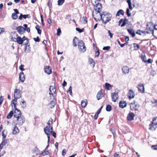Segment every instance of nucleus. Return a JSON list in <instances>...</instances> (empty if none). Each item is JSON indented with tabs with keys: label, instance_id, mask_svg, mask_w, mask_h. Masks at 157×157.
Listing matches in <instances>:
<instances>
[{
	"label": "nucleus",
	"instance_id": "0e129e2a",
	"mask_svg": "<svg viewBox=\"0 0 157 157\" xmlns=\"http://www.w3.org/2000/svg\"><path fill=\"white\" fill-rule=\"evenodd\" d=\"M47 135V137H48V143H49V141H50V135L51 134H46Z\"/></svg>",
	"mask_w": 157,
	"mask_h": 157
},
{
	"label": "nucleus",
	"instance_id": "49530a36",
	"mask_svg": "<svg viewBox=\"0 0 157 157\" xmlns=\"http://www.w3.org/2000/svg\"><path fill=\"white\" fill-rule=\"evenodd\" d=\"M49 154V152L48 151H45L41 153L40 155H41L44 156L46 155H48Z\"/></svg>",
	"mask_w": 157,
	"mask_h": 157
},
{
	"label": "nucleus",
	"instance_id": "7ed1b4c3",
	"mask_svg": "<svg viewBox=\"0 0 157 157\" xmlns=\"http://www.w3.org/2000/svg\"><path fill=\"white\" fill-rule=\"evenodd\" d=\"M78 49L81 52H85L86 49V48L85 46V44L82 40L79 41L78 43Z\"/></svg>",
	"mask_w": 157,
	"mask_h": 157
},
{
	"label": "nucleus",
	"instance_id": "aec40b11",
	"mask_svg": "<svg viewBox=\"0 0 157 157\" xmlns=\"http://www.w3.org/2000/svg\"><path fill=\"white\" fill-rule=\"evenodd\" d=\"M127 103L126 101H121L119 103V107L122 108H123L126 106Z\"/></svg>",
	"mask_w": 157,
	"mask_h": 157
},
{
	"label": "nucleus",
	"instance_id": "6e6d98bb",
	"mask_svg": "<svg viewBox=\"0 0 157 157\" xmlns=\"http://www.w3.org/2000/svg\"><path fill=\"white\" fill-rule=\"evenodd\" d=\"M76 29L77 31H78L80 33H82V32H83L84 30V29L83 28L82 29H80L78 28H76Z\"/></svg>",
	"mask_w": 157,
	"mask_h": 157
},
{
	"label": "nucleus",
	"instance_id": "f8f14e48",
	"mask_svg": "<svg viewBox=\"0 0 157 157\" xmlns=\"http://www.w3.org/2000/svg\"><path fill=\"white\" fill-rule=\"evenodd\" d=\"M139 91L141 93H144V88L143 84L140 83L137 87Z\"/></svg>",
	"mask_w": 157,
	"mask_h": 157
},
{
	"label": "nucleus",
	"instance_id": "a211bd4d",
	"mask_svg": "<svg viewBox=\"0 0 157 157\" xmlns=\"http://www.w3.org/2000/svg\"><path fill=\"white\" fill-rule=\"evenodd\" d=\"M30 17V16L29 14L23 15L22 13H20V15L18 19L21 20L22 18L25 19H26L27 18H29Z\"/></svg>",
	"mask_w": 157,
	"mask_h": 157
},
{
	"label": "nucleus",
	"instance_id": "f257e3e1",
	"mask_svg": "<svg viewBox=\"0 0 157 157\" xmlns=\"http://www.w3.org/2000/svg\"><path fill=\"white\" fill-rule=\"evenodd\" d=\"M111 17L112 15L111 14L107 13L106 12H104L103 13L98 14V16H96V17H94V18L96 20H99V19H101L103 22L105 24L111 20Z\"/></svg>",
	"mask_w": 157,
	"mask_h": 157
},
{
	"label": "nucleus",
	"instance_id": "9b49d317",
	"mask_svg": "<svg viewBox=\"0 0 157 157\" xmlns=\"http://www.w3.org/2000/svg\"><path fill=\"white\" fill-rule=\"evenodd\" d=\"M156 122H155V121H154V123H152V121L151 122V124H150L149 125V129L151 130V131H155L156 128V125L157 124H155V123H156Z\"/></svg>",
	"mask_w": 157,
	"mask_h": 157
},
{
	"label": "nucleus",
	"instance_id": "c03bdc74",
	"mask_svg": "<svg viewBox=\"0 0 157 157\" xmlns=\"http://www.w3.org/2000/svg\"><path fill=\"white\" fill-rule=\"evenodd\" d=\"M64 1L65 0H58V5H62L64 3Z\"/></svg>",
	"mask_w": 157,
	"mask_h": 157
},
{
	"label": "nucleus",
	"instance_id": "bf43d9fd",
	"mask_svg": "<svg viewBox=\"0 0 157 157\" xmlns=\"http://www.w3.org/2000/svg\"><path fill=\"white\" fill-rule=\"evenodd\" d=\"M108 33L109 36H110V38H112L113 37V34L111 33L110 30H108Z\"/></svg>",
	"mask_w": 157,
	"mask_h": 157
},
{
	"label": "nucleus",
	"instance_id": "ea45409f",
	"mask_svg": "<svg viewBox=\"0 0 157 157\" xmlns=\"http://www.w3.org/2000/svg\"><path fill=\"white\" fill-rule=\"evenodd\" d=\"M133 45L135 50H137L140 48V46L139 45V44L136 43H134Z\"/></svg>",
	"mask_w": 157,
	"mask_h": 157
},
{
	"label": "nucleus",
	"instance_id": "09e8293b",
	"mask_svg": "<svg viewBox=\"0 0 157 157\" xmlns=\"http://www.w3.org/2000/svg\"><path fill=\"white\" fill-rule=\"evenodd\" d=\"M110 131L111 132H112L113 134V136H114V134L115 133V129L114 127L110 129Z\"/></svg>",
	"mask_w": 157,
	"mask_h": 157
},
{
	"label": "nucleus",
	"instance_id": "c9c22d12",
	"mask_svg": "<svg viewBox=\"0 0 157 157\" xmlns=\"http://www.w3.org/2000/svg\"><path fill=\"white\" fill-rule=\"evenodd\" d=\"M13 113V111H11L7 115L6 117L7 119L10 118L12 116Z\"/></svg>",
	"mask_w": 157,
	"mask_h": 157
},
{
	"label": "nucleus",
	"instance_id": "37998d69",
	"mask_svg": "<svg viewBox=\"0 0 157 157\" xmlns=\"http://www.w3.org/2000/svg\"><path fill=\"white\" fill-rule=\"evenodd\" d=\"M127 2L128 4L129 9L131 10H132V7L131 0H127Z\"/></svg>",
	"mask_w": 157,
	"mask_h": 157
},
{
	"label": "nucleus",
	"instance_id": "7c9ffc66",
	"mask_svg": "<svg viewBox=\"0 0 157 157\" xmlns=\"http://www.w3.org/2000/svg\"><path fill=\"white\" fill-rule=\"evenodd\" d=\"M17 43L19 44H22L23 42V40H22V38L20 36H18L17 38Z\"/></svg>",
	"mask_w": 157,
	"mask_h": 157
},
{
	"label": "nucleus",
	"instance_id": "412c9836",
	"mask_svg": "<svg viewBox=\"0 0 157 157\" xmlns=\"http://www.w3.org/2000/svg\"><path fill=\"white\" fill-rule=\"evenodd\" d=\"M122 71L123 73L124 74H128L129 71V68L126 66H124L122 68Z\"/></svg>",
	"mask_w": 157,
	"mask_h": 157
},
{
	"label": "nucleus",
	"instance_id": "2f4dec72",
	"mask_svg": "<svg viewBox=\"0 0 157 157\" xmlns=\"http://www.w3.org/2000/svg\"><path fill=\"white\" fill-rule=\"evenodd\" d=\"M20 104L21 106V107L23 109L25 108L26 107V103L24 100L20 102Z\"/></svg>",
	"mask_w": 157,
	"mask_h": 157
},
{
	"label": "nucleus",
	"instance_id": "c85d7f7f",
	"mask_svg": "<svg viewBox=\"0 0 157 157\" xmlns=\"http://www.w3.org/2000/svg\"><path fill=\"white\" fill-rule=\"evenodd\" d=\"M141 59L143 61L146 63L147 59L145 54L144 53H143L141 54Z\"/></svg>",
	"mask_w": 157,
	"mask_h": 157
},
{
	"label": "nucleus",
	"instance_id": "4d7b16f0",
	"mask_svg": "<svg viewBox=\"0 0 157 157\" xmlns=\"http://www.w3.org/2000/svg\"><path fill=\"white\" fill-rule=\"evenodd\" d=\"M52 121H53L52 119L51 118H50L48 121L47 123V124L49 125L48 126H50V125L51 124V123L52 124Z\"/></svg>",
	"mask_w": 157,
	"mask_h": 157
},
{
	"label": "nucleus",
	"instance_id": "13d9d810",
	"mask_svg": "<svg viewBox=\"0 0 157 157\" xmlns=\"http://www.w3.org/2000/svg\"><path fill=\"white\" fill-rule=\"evenodd\" d=\"M40 17L41 20V22L42 25H44V20L43 19V16L42 14L40 15Z\"/></svg>",
	"mask_w": 157,
	"mask_h": 157
},
{
	"label": "nucleus",
	"instance_id": "4c0bfd02",
	"mask_svg": "<svg viewBox=\"0 0 157 157\" xmlns=\"http://www.w3.org/2000/svg\"><path fill=\"white\" fill-rule=\"evenodd\" d=\"M27 45L26 46L25 52H28L30 50V47H29V44L28 45V43L26 44Z\"/></svg>",
	"mask_w": 157,
	"mask_h": 157
},
{
	"label": "nucleus",
	"instance_id": "f03ea898",
	"mask_svg": "<svg viewBox=\"0 0 157 157\" xmlns=\"http://www.w3.org/2000/svg\"><path fill=\"white\" fill-rule=\"evenodd\" d=\"M14 98L12 101V103L14 105H15V103L14 102H16L17 101V99L21 97L20 91L17 89H16L14 91Z\"/></svg>",
	"mask_w": 157,
	"mask_h": 157
},
{
	"label": "nucleus",
	"instance_id": "473e14b6",
	"mask_svg": "<svg viewBox=\"0 0 157 157\" xmlns=\"http://www.w3.org/2000/svg\"><path fill=\"white\" fill-rule=\"evenodd\" d=\"M124 14V11L122 10H120L117 12L116 16H119L120 15H123Z\"/></svg>",
	"mask_w": 157,
	"mask_h": 157
},
{
	"label": "nucleus",
	"instance_id": "052dcab7",
	"mask_svg": "<svg viewBox=\"0 0 157 157\" xmlns=\"http://www.w3.org/2000/svg\"><path fill=\"white\" fill-rule=\"evenodd\" d=\"M66 149H63V150L62 152V155H63V156H64L66 154Z\"/></svg>",
	"mask_w": 157,
	"mask_h": 157
},
{
	"label": "nucleus",
	"instance_id": "9d476101",
	"mask_svg": "<svg viewBox=\"0 0 157 157\" xmlns=\"http://www.w3.org/2000/svg\"><path fill=\"white\" fill-rule=\"evenodd\" d=\"M16 30L20 34H22L25 32V29H24V28L21 26L17 27Z\"/></svg>",
	"mask_w": 157,
	"mask_h": 157
},
{
	"label": "nucleus",
	"instance_id": "e433bc0d",
	"mask_svg": "<svg viewBox=\"0 0 157 157\" xmlns=\"http://www.w3.org/2000/svg\"><path fill=\"white\" fill-rule=\"evenodd\" d=\"M24 29L26 30L29 33L30 32V29L29 27H28V25L27 24H25L23 25Z\"/></svg>",
	"mask_w": 157,
	"mask_h": 157
},
{
	"label": "nucleus",
	"instance_id": "680f3d73",
	"mask_svg": "<svg viewBox=\"0 0 157 157\" xmlns=\"http://www.w3.org/2000/svg\"><path fill=\"white\" fill-rule=\"evenodd\" d=\"M34 40L35 41L37 42H39L40 40L38 36H37L36 38H34Z\"/></svg>",
	"mask_w": 157,
	"mask_h": 157
},
{
	"label": "nucleus",
	"instance_id": "dca6fc26",
	"mask_svg": "<svg viewBox=\"0 0 157 157\" xmlns=\"http://www.w3.org/2000/svg\"><path fill=\"white\" fill-rule=\"evenodd\" d=\"M111 97L112 101L115 102L116 101V100L118 98V96L117 93H112L111 94Z\"/></svg>",
	"mask_w": 157,
	"mask_h": 157
},
{
	"label": "nucleus",
	"instance_id": "8fccbe9b",
	"mask_svg": "<svg viewBox=\"0 0 157 157\" xmlns=\"http://www.w3.org/2000/svg\"><path fill=\"white\" fill-rule=\"evenodd\" d=\"M61 30L60 28H59L57 30V34L58 36H59L61 33Z\"/></svg>",
	"mask_w": 157,
	"mask_h": 157
},
{
	"label": "nucleus",
	"instance_id": "5701e85b",
	"mask_svg": "<svg viewBox=\"0 0 157 157\" xmlns=\"http://www.w3.org/2000/svg\"><path fill=\"white\" fill-rule=\"evenodd\" d=\"M152 25H153L151 23H149V24H147V29H149L152 32V34L153 35V28H152Z\"/></svg>",
	"mask_w": 157,
	"mask_h": 157
},
{
	"label": "nucleus",
	"instance_id": "6e6552de",
	"mask_svg": "<svg viewBox=\"0 0 157 157\" xmlns=\"http://www.w3.org/2000/svg\"><path fill=\"white\" fill-rule=\"evenodd\" d=\"M16 119V120L18 121L17 123L20 125H22L25 121V118L23 116H21L19 117V118Z\"/></svg>",
	"mask_w": 157,
	"mask_h": 157
},
{
	"label": "nucleus",
	"instance_id": "cd10ccee",
	"mask_svg": "<svg viewBox=\"0 0 157 157\" xmlns=\"http://www.w3.org/2000/svg\"><path fill=\"white\" fill-rule=\"evenodd\" d=\"M103 106H101L100 108L95 113L94 116V118L95 120L97 119L98 118V115L100 113V112L101 111V110Z\"/></svg>",
	"mask_w": 157,
	"mask_h": 157
},
{
	"label": "nucleus",
	"instance_id": "20e7f679",
	"mask_svg": "<svg viewBox=\"0 0 157 157\" xmlns=\"http://www.w3.org/2000/svg\"><path fill=\"white\" fill-rule=\"evenodd\" d=\"M95 3L96 4L94 5V8L96 12H97L96 13L97 15L96 16H98V14L101 13L100 12L102 9V5L101 4L99 3V2L96 3V2H95Z\"/></svg>",
	"mask_w": 157,
	"mask_h": 157
},
{
	"label": "nucleus",
	"instance_id": "c756f323",
	"mask_svg": "<svg viewBox=\"0 0 157 157\" xmlns=\"http://www.w3.org/2000/svg\"><path fill=\"white\" fill-rule=\"evenodd\" d=\"M105 87L106 90H109L112 87V86L109 83H106L105 84Z\"/></svg>",
	"mask_w": 157,
	"mask_h": 157
},
{
	"label": "nucleus",
	"instance_id": "0eeeda50",
	"mask_svg": "<svg viewBox=\"0 0 157 157\" xmlns=\"http://www.w3.org/2000/svg\"><path fill=\"white\" fill-rule=\"evenodd\" d=\"M13 10L15 12V13H12L11 17L13 20H15L18 18L17 14L19 13V12L17 9H14Z\"/></svg>",
	"mask_w": 157,
	"mask_h": 157
},
{
	"label": "nucleus",
	"instance_id": "338daca9",
	"mask_svg": "<svg viewBox=\"0 0 157 157\" xmlns=\"http://www.w3.org/2000/svg\"><path fill=\"white\" fill-rule=\"evenodd\" d=\"M152 148L154 150H157V145H152L151 146Z\"/></svg>",
	"mask_w": 157,
	"mask_h": 157
},
{
	"label": "nucleus",
	"instance_id": "79ce46f5",
	"mask_svg": "<svg viewBox=\"0 0 157 157\" xmlns=\"http://www.w3.org/2000/svg\"><path fill=\"white\" fill-rule=\"evenodd\" d=\"M111 106L110 105H106V110L107 111L109 112L111 110Z\"/></svg>",
	"mask_w": 157,
	"mask_h": 157
},
{
	"label": "nucleus",
	"instance_id": "1a4fd4ad",
	"mask_svg": "<svg viewBox=\"0 0 157 157\" xmlns=\"http://www.w3.org/2000/svg\"><path fill=\"white\" fill-rule=\"evenodd\" d=\"M139 106V105L138 104L135 103H132L131 104L130 108L132 110H138Z\"/></svg>",
	"mask_w": 157,
	"mask_h": 157
},
{
	"label": "nucleus",
	"instance_id": "ddd939ff",
	"mask_svg": "<svg viewBox=\"0 0 157 157\" xmlns=\"http://www.w3.org/2000/svg\"><path fill=\"white\" fill-rule=\"evenodd\" d=\"M49 90L50 92L49 93V94L50 95H52V97H53V94H55L56 91V89L55 86H50L49 88Z\"/></svg>",
	"mask_w": 157,
	"mask_h": 157
},
{
	"label": "nucleus",
	"instance_id": "a18cd8bd",
	"mask_svg": "<svg viewBox=\"0 0 157 157\" xmlns=\"http://www.w3.org/2000/svg\"><path fill=\"white\" fill-rule=\"evenodd\" d=\"M82 23L86 24L87 23V18L86 17H83L82 18Z\"/></svg>",
	"mask_w": 157,
	"mask_h": 157
},
{
	"label": "nucleus",
	"instance_id": "864d4df0",
	"mask_svg": "<svg viewBox=\"0 0 157 157\" xmlns=\"http://www.w3.org/2000/svg\"><path fill=\"white\" fill-rule=\"evenodd\" d=\"M129 9L127 8L126 10V13L127 15V16L128 17H130L131 16V13H129Z\"/></svg>",
	"mask_w": 157,
	"mask_h": 157
},
{
	"label": "nucleus",
	"instance_id": "393cba45",
	"mask_svg": "<svg viewBox=\"0 0 157 157\" xmlns=\"http://www.w3.org/2000/svg\"><path fill=\"white\" fill-rule=\"evenodd\" d=\"M79 41L78 38L76 37H75L73 40V46L75 47L77 46L76 43L77 42Z\"/></svg>",
	"mask_w": 157,
	"mask_h": 157
},
{
	"label": "nucleus",
	"instance_id": "423d86ee",
	"mask_svg": "<svg viewBox=\"0 0 157 157\" xmlns=\"http://www.w3.org/2000/svg\"><path fill=\"white\" fill-rule=\"evenodd\" d=\"M52 127H51L50 126H46L44 128V131L45 134H52Z\"/></svg>",
	"mask_w": 157,
	"mask_h": 157
},
{
	"label": "nucleus",
	"instance_id": "bb28decb",
	"mask_svg": "<svg viewBox=\"0 0 157 157\" xmlns=\"http://www.w3.org/2000/svg\"><path fill=\"white\" fill-rule=\"evenodd\" d=\"M127 31L129 33L132 35V37H134L135 36V34L134 31L132 29H128Z\"/></svg>",
	"mask_w": 157,
	"mask_h": 157
},
{
	"label": "nucleus",
	"instance_id": "4468645a",
	"mask_svg": "<svg viewBox=\"0 0 157 157\" xmlns=\"http://www.w3.org/2000/svg\"><path fill=\"white\" fill-rule=\"evenodd\" d=\"M44 72L47 74L49 75L52 73V69L51 67L48 66L44 67Z\"/></svg>",
	"mask_w": 157,
	"mask_h": 157
},
{
	"label": "nucleus",
	"instance_id": "5fc2aeb1",
	"mask_svg": "<svg viewBox=\"0 0 157 157\" xmlns=\"http://www.w3.org/2000/svg\"><path fill=\"white\" fill-rule=\"evenodd\" d=\"M127 21V20L126 19H124L123 21H122V23L121 25V27H123L126 24V21Z\"/></svg>",
	"mask_w": 157,
	"mask_h": 157
},
{
	"label": "nucleus",
	"instance_id": "3c124183",
	"mask_svg": "<svg viewBox=\"0 0 157 157\" xmlns=\"http://www.w3.org/2000/svg\"><path fill=\"white\" fill-rule=\"evenodd\" d=\"M67 92L69 93L70 95H71L72 94V87L70 86L68 90L67 91Z\"/></svg>",
	"mask_w": 157,
	"mask_h": 157
},
{
	"label": "nucleus",
	"instance_id": "f704fd0d",
	"mask_svg": "<svg viewBox=\"0 0 157 157\" xmlns=\"http://www.w3.org/2000/svg\"><path fill=\"white\" fill-rule=\"evenodd\" d=\"M35 29L37 30L38 33L40 34L41 30L40 29V26L38 25H36L35 27Z\"/></svg>",
	"mask_w": 157,
	"mask_h": 157
},
{
	"label": "nucleus",
	"instance_id": "a19ab883",
	"mask_svg": "<svg viewBox=\"0 0 157 157\" xmlns=\"http://www.w3.org/2000/svg\"><path fill=\"white\" fill-rule=\"evenodd\" d=\"M90 64L92 65L93 67H94L95 66V62L94 60L92 59H91L90 62Z\"/></svg>",
	"mask_w": 157,
	"mask_h": 157
},
{
	"label": "nucleus",
	"instance_id": "a878e982",
	"mask_svg": "<svg viewBox=\"0 0 157 157\" xmlns=\"http://www.w3.org/2000/svg\"><path fill=\"white\" fill-rule=\"evenodd\" d=\"M19 132V129L18 128L17 126H15L13 128V134H17Z\"/></svg>",
	"mask_w": 157,
	"mask_h": 157
},
{
	"label": "nucleus",
	"instance_id": "4be33fe9",
	"mask_svg": "<svg viewBox=\"0 0 157 157\" xmlns=\"http://www.w3.org/2000/svg\"><path fill=\"white\" fill-rule=\"evenodd\" d=\"M103 96V94L102 93L101 90L99 91L97 93V99L98 100L101 98Z\"/></svg>",
	"mask_w": 157,
	"mask_h": 157
},
{
	"label": "nucleus",
	"instance_id": "603ef678",
	"mask_svg": "<svg viewBox=\"0 0 157 157\" xmlns=\"http://www.w3.org/2000/svg\"><path fill=\"white\" fill-rule=\"evenodd\" d=\"M7 143V141L5 140L4 139H2V141L1 144L2 145H5Z\"/></svg>",
	"mask_w": 157,
	"mask_h": 157
},
{
	"label": "nucleus",
	"instance_id": "69168bd1",
	"mask_svg": "<svg viewBox=\"0 0 157 157\" xmlns=\"http://www.w3.org/2000/svg\"><path fill=\"white\" fill-rule=\"evenodd\" d=\"M110 48V47L109 46H107L106 47H104L103 48V50H109Z\"/></svg>",
	"mask_w": 157,
	"mask_h": 157
},
{
	"label": "nucleus",
	"instance_id": "58836bf2",
	"mask_svg": "<svg viewBox=\"0 0 157 157\" xmlns=\"http://www.w3.org/2000/svg\"><path fill=\"white\" fill-rule=\"evenodd\" d=\"M146 32L145 31H142L140 30H138L136 32V33L139 35H141L142 33H145Z\"/></svg>",
	"mask_w": 157,
	"mask_h": 157
},
{
	"label": "nucleus",
	"instance_id": "39448f33",
	"mask_svg": "<svg viewBox=\"0 0 157 157\" xmlns=\"http://www.w3.org/2000/svg\"><path fill=\"white\" fill-rule=\"evenodd\" d=\"M16 103H15V105H14V108L15 109V110L14 113V117L16 118H19V117L21 116V113L20 110H19L16 108Z\"/></svg>",
	"mask_w": 157,
	"mask_h": 157
},
{
	"label": "nucleus",
	"instance_id": "774afa93",
	"mask_svg": "<svg viewBox=\"0 0 157 157\" xmlns=\"http://www.w3.org/2000/svg\"><path fill=\"white\" fill-rule=\"evenodd\" d=\"M2 139H4L5 140H6V135L4 134V132H2Z\"/></svg>",
	"mask_w": 157,
	"mask_h": 157
},
{
	"label": "nucleus",
	"instance_id": "e2e57ef3",
	"mask_svg": "<svg viewBox=\"0 0 157 157\" xmlns=\"http://www.w3.org/2000/svg\"><path fill=\"white\" fill-rule=\"evenodd\" d=\"M24 65H21L19 67V69L21 71H23L24 70Z\"/></svg>",
	"mask_w": 157,
	"mask_h": 157
},
{
	"label": "nucleus",
	"instance_id": "de8ad7c7",
	"mask_svg": "<svg viewBox=\"0 0 157 157\" xmlns=\"http://www.w3.org/2000/svg\"><path fill=\"white\" fill-rule=\"evenodd\" d=\"M22 39L23 40V42L24 41H26V42L25 43V44H26L28 43V40L26 37H25V36H24Z\"/></svg>",
	"mask_w": 157,
	"mask_h": 157
},
{
	"label": "nucleus",
	"instance_id": "2eb2a0df",
	"mask_svg": "<svg viewBox=\"0 0 157 157\" xmlns=\"http://www.w3.org/2000/svg\"><path fill=\"white\" fill-rule=\"evenodd\" d=\"M134 93L132 90H129L128 93V96L129 99H132L134 97Z\"/></svg>",
	"mask_w": 157,
	"mask_h": 157
},
{
	"label": "nucleus",
	"instance_id": "b1692460",
	"mask_svg": "<svg viewBox=\"0 0 157 157\" xmlns=\"http://www.w3.org/2000/svg\"><path fill=\"white\" fill-rule=\"evenodd\" d=\"M87 104V100L85 99L82 101L81 102L82 107L83 108H85Z\"/></svg>",
	"mask_w": 157,
	"mask_h": 157
},
{
	"label": "nucleus",
	"instance_id": "6ab92c4d",
	"mask_svg": "<svg viewBox=\"0 0 157 157\" xmlns=\"http://www.w3.org/2000/svg\"><path fill=\"white\" fill-rule=\"evenodd\" d=\"M19 78L20 80L22 82H24L25 80V76L23 72H21L19 74Z\"/></svg>",
	"mask_w": 157,
	"mask_h": 157
},
{
	"label": "nucleus",
	"instance_id": "f3484780",
	"mask_svg": "<svg viewBox=\"0 0 157 157\" xmlns=\"http://www.w3.org/2000/svg\"><path fill=\"white\" fill-rule=\"evenodd\" d=\"M135 115L132 113H130L127 117V119L129 121H131L134 119Z\"/></svg>",
	"mask_w": 157,
	"mask_h": 157
},
{
	"label": "nucleus",
	"instance_id": "72a5a7b5",
	"mask_svg": "<svg viewBox=\"0 0 157 157\" xmlns=\"http://www.w3.org/2000/svg\"><path fill=\"white\" fill-rule=\"evenodd\" d=\"M55 105V103L54 101H51L49 105V107L51 109H52L54 107Z\"/></svg>",
	"mask_w": 157,
	"mask_h": 157
}]
</instances>
